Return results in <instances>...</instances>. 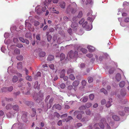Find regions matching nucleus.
<instances>
[{
  "mask_svg": "<svg viewBox=\"0 0 129 129\" xmlns=\"http://www.w3.org/2000/svg\"><path fill=\"white\" fill-rule=\"evenodd\" d=\"M92 12L91 10H90V12H88L87 15V16L88 17L87 18V20L89 21L92 22L94 19L95 18V17L94 16L92 15Z\"/></svg>",
  "mask_w": 129,
  "mask_h": 129,
  "instance_id": "1",
  "label": "nucleus"
},
{
  "mask_svg": "<svg viewBox=\"0 0 129 129\" xmlns=\"http://www.w3.org/2000/svg\"><path fill=\"white\" fill-rule=\"evenodd\" d=\"M6 40H5V42L6 44H8L7 47L9 50L13 49L15 48V45L12 44V42H10V40H9L6 42Z\"/></svg>",
  "mask_w": 129,
  "mask_h": 129,
  "instance_id": "2",
  "label": "nucleus"
},
{
  "mask_svg": "<svg viewBox=\"0 0 129 129\" xmlns=\"http://www.w3.org/2000/svg\"><path fill=\"white\" fill-rule=\"evenodd\" d=\"M28 21V20H27L25 21V27L27 28L31 31H34V28L31 27V24Z\"/></svg>",
  "mask_w": 129,
  "mask_h": 129,
  "instance_id": "3",
  "label": "nucleus"
},
{
  "mask_svg": "<svg viewBox=\"0 0 129 129\" xmlns=\"http://www.w3.org/2000/svg\"><path fill=\"white\" fill-rule=\"evenodd\" d=\"M72 6V7L71 9L70 10L71 11V12L74 13L76 11V10L75 9L77 8V6L76 4L75 3H73L71 5H69L68 7V8H70V7Z\"/></svg>",
  "mask_w": 129,
  "mask_h": 129,
  "instance_id": "4",
  "label": "nucleus"
},
{
  "mask_svg": "<svg viewBox=\"0 0 129 129\" xmlns=\"http://www.w3.org/2000/svg\"><path fill=\"white\" fill-rule=\"evenodd\" d=\"M78 55L77 51H75L74 53L72 51H71L68 53V55L71 58L76 57Z\"/></svg>",
  "mask_w": 129,
  "mask_h": 129,
  "instance_id": "5",
  "label": "nucleus"
},
{
  "mask_svg": "<svg viewBox=\"0 0 129 129\" xmlns=\"http://www.w3.org/2000/svg\"><path fill=\"white\" fill-rule=\"evenodd\" d=\"M87 22L85 21L82 25V27L85 28V29L87 30H91L92 28V26L90 27L89 25L87 24Z\"/></svg>",
  "mask_w": 129,
  "mask_h": 129,
  "instance_id": "6",
  "label": "nucleus"
},
{
  "mask_svg": "<svg viewBox=\"0 0 129 129\" xmlns=\"http://www.w3.org/2000/svg\"><path fill=\"white\" fill-rule=\"evenodd\" d=\"M53 39L54 41L56 42L58 44H60L62 42V41L60 38H59L57 39V37L56 36H54L53 37Z\"/></svg>",
  "mask_w": 129,
  "mask_h": 129,
  "instance_id": "7",
  "label": "nucleus"
},
{
  "mask_svg": "<svg viewBox=\"0 0 129 129\" xmlns=\"http://www.w3.org/2000/svg\"><path fill=\"white\" fill-rule=\"evenodd\" d=\"M77 114L78 115L77 116V118L79 120L81 119L82 117V115L81 114H79V112L78 111H75L74 113V115H76Z\"/></svg>",
  "mask_w": 129,
  "mask_h": 129,
  "instance_id": "8",
  "label": "nucleus"
},
{
  "mask_svg": "<svg viewBox=\"0 0 129 129\" xmlns=\"http://www.w3.org/2000/svg\"><path fill=\"white\" fill-rule=\"evenodd\" d=\"M105 122L104 119H102L101 120V122L99 124V126L101 128H103L104 127V125L103 122L105 123Z\"/></svg>",
  "mask_w": 129,
  "mask_h": 129,
  "instance_id": "9",
  "label": "nucleus"
},
{
  "mask_svg": "<svg viewBox=\"0 0 129 129\" xmlns=\"http://www.w3.org/2000/svg\"><path fill=\"white\" fill-rule=\"evenodd\" d=\"M65 70L63 69L59 71V73L60 74V77L61 78H62L65 75Z\"/></svg>",
  "mask_w": 129,
  "mask_h": 129,
  "instance_id": "10",
  "label": "nucleus"
},
{
  "mask_svg": "<svg viewBox=\"0 0 129 129\" xmlns=\"http://www.w3.org/2000/svg\"><path fill=\"white\" fill-rule=\"evenodd\" d=\"M112 102V99L111 98L109 99V101H108L106 104V106L107 107H109L112 105L111 103Z\"/></svg>",
  "mask_w": 129,
  "mask_h": 129,
  "instance_id": "11",
  "label": "nucleus"
},
{
  "mask_svg": "<svg viewBox=\"0 0 129 129\" xmlns=\"http://www.w3.org/2000/svg\"><path fill=\"white\" fill-rule=\"evenodd\" d=\"M87 48L88 49V51L89 52H92L94 51V47L88 45L87 46Z\"/></svg>",
  "mask_w": 129,
  "mask_h": 129,
  "instance_id": "12",
  "label": "nucleus"
},
{
  "mask_svg": "<svg viewBox=\"0 0 129 129\" xmlns=\"http://www.w3.org/2000/svg\"><path fill=\"white\" fill-rule=\"evenodd\" d=\"M120 96L118 95V97H123L126 95V92L124 90H121L120 92Z\"/></svg>",
  "mask_w": 129,
  "mask_h": 129,
  "instance_id": "13",
  "label": "nucleus"
},
{
  "mask_svg": "<svg viewBox=\"0 0 129 129\" xmlns=\"http://www.w3.org/2000/svg\"><path fill=\"white\" fill-rule=\"evenodd\" d=\"M115 78L117 81H119L121 78L120 74L119 73L117 74L115 77Z\"/></svg>",
  "mask_w": 129,
  "mask_h": 129,
  "instance_id": "14",
  "label": "nucleus"
},
{
  "mask_svg": "<svg viewBox=\"0 0 129 129\" xmlns=\"http://www.w3.org/2000/svg\"><path fill=\"white\" fill-rule=\"evenodd\" d=\"M39 6H37L36 7L35 10L38 14H39L42 12V11L39 8Z\"/></svg>",
  "mask_w": 129,
  "mask_h": 129,
  "instance_id": "15",
  "label": "nucleus"
},
{
  "mask_svg": "<svg viewBox=\"0 0 129 129\" xmlns=\"http://www.w3.org/2000/svg\"><path fill=\"white\" fill-rule=\"evenodd\" d=\"M86 113L87 115H90L91 116H92L93 115V113H91V111L89 109L86 110Z\"/></svg>",
  "mask_w": 129,
  "mask_h": 129,
  "instance_id": "16",
  "label": "nucleus"
},
{
  "mask_svg": "<svg viewBox=\"0 0 129 129\" xmlns=\"http://www.w3.org/2000/svg\"><path fill=\"white\" fill-rule=\"evenodd\" d=\"M87 100L88 98L87 97L85 96L83 97L80 100V101L81 102H83L85 103L87 101Z\"/></svg>",
  "mask_w": 129,
  "mask_h": 129,
  "instance_id": "17",
  "label": "nucleus"
},
{
  "mask_svg": "<svg viewBox=\"0 0 129 129\" xmlns=\"http://www.w3.org/2000/svg\"><path fill=\"white\" fill-rule=\"evenodd\" d=\"M12 108L14 110L17 111H19V107L17 105H15L13 106Z\"/></svg>",
  "mask_w": 129,
  "mask_h": 129,
  "instance_id": "18",
  "label": "nucleus"
},
{
  "mask_svg": "<svg viewBox=\"0 0 129 129\" xmlns=\"http://www.w3.org/2000/svg\"><path fill=\"white\" fill-rule=\"evenodd\" d=\"M18 80V78L16 76H13L12 79V81L13 82L15 83Z\"/></svg>",
  "mask_w": 129,
  "mask_h": 129,
  "instance_id": "19",
  "label": "nucleus"
},
{
  "mask_svg": "<svg viewBox=\"0 0 129 129\" xmlns=\"http://www.w3.org/2000/svg\"><path fill=\"white\" fill-rule=\"evenodd\" d=\"M27 117V113L26 112H24L22 116V118L23 120H25Z\"/></svg>",
  "mask_w": 129,
  "mask_h": 129,
  "instance_id": "20",
  "label": "nucleus"
},
{
  "mask_svg": "<svg viewBox=\"0 0 129 129\" xmlns=\"http://www.w3.org/2000/svg\"><path fill=\"white\" fill-rule=\"evenodd\" d=\"M78 26V24L76 22H72L71 25V27L72 28H75Z\"/></svg>",
  "mask_w": 129,
  "mask_h": 129,
  "instance_id": "21",
  "label": "nucleus"
},
{
  "mask_svg": "<svg viewBox=\"0 0 129 129\" xmlns=\"http://www.w3.org/2000/svg\"><path fill=\"white\" fill-rule=\"evenodd\" d=\"M60 6L62 8H64L66 6L65 3L64 2H61L60 3Z\"/></svg>",
  "mask_w": 129,
  "mask_h": 129,
  "instance_id": "22",
  "label": "nucleus"
},
{
  "mask_svg": "<svg viewBox=\"0 0 129 129\" xmlns=\"http://www.w3.org/2000/svg\"><path fill=\"white\" fill-rule=\"evenodd\" d=\"M54 58V57L52 55H49L47 58L48 60L51 61L53 60Z\"/></svg>",
  "mask_w": 129,
  "mask_h": 129,
  "instance_id": "23",
  "label": "nucleus"
},
{
  "mask_svg": "<svg viewBox=\"0 0 129 129\" xmlns=\"http://www.w3.org/2000/svg\"><path fill=\"white\" fill-rule=\"evenodd\" d=\"M22 63L21 62H19L17 63V67L18 69H21L22 68Z\"/></svg>",
  "mask_w": 129,
  "mask_h": 129,
  "instance_id": "24",
  "label": "nucleus"
},
{
  "mask_svg": "<svg viewBox=\"0 0 129 129\" xmlns=\"http://www.w3.org/2000/svg\"><path fill=\"white\" fill-rule=\"evenodd\" d=\"M79 82L78 81H74L73 83V86L75 87L77 86L79 84Z\"/></svg>",
  "mask_w": 129,
  "mask_h": 129,
  "instance_id": "25",
  "label": "nucleus"
},
{
  "mask_svg": "<svg viewBox=\"0 0 129 129\" xmlns=\"http://www.w3.org/2000/svg\"><path fill=\"white\" fill-rule=\"evenodd\" d=\"M112 118L114 120L116 121H118L119 119V117L116 115L113 116Z\"/></svg>",
  "mask_w": 129,
  "mask_h": 129,
  "instance_id": "26",
  "label": "nucleus"
},
{
  "mask_svg": "<svg viewBox=\"0 0 129 129\" xmlns=\"http://www.w3.org/2000/svg\"><path fill=\"white\" fill-rule=\"evenodd\" d=\"M14 53L16 54H19L20 53V50L18 49H15L14 51Z\"/></svg>",
  "mask_w": 129,
  "mask_h": 129,
  "instance_id": "27",
  "label": "nucleus"
},
{
  "mask_svg": "<svg viewBox=\"0 0 129 129\" xmlns=\"http://www.w3.org/2000/svg\"><path fill=\"white\" fill-rule=\"evenodd\" d=\"M51 9L53 12L56 14H58L59 13V12L58 11H57L55 9V8H51Z\"/></svg>",
  "mask_w": 129,
  "mask_h": 129,
  "instance_id": "28",
  "label": "nucleus"
},
{
  "mask_svg": "<svg viewBox=\"0 0 129 129\" xmlns=\"http://www.w3.org/2000/svg\"><path fill=\"white\" fill-rule=\"evenodd\" d=\"M45 55V53L44 52H41L39 54L40 57H43Z\"/></svg>",
  "mask_w": 129,
  "mask_h": 129,
  "instance_id": "29",
  "label": "nucleus"
},
{
  "mask_svg": "<svg viewBox=\"0 0 129 129\" xmlns=\"http://www.w3.org/2000/svg\"><path fill=\"white\" fill-rule=\"evenodd\" d=\"M4 89L7 90L9 91H11L13 90V87L12 86H11L9 87H7V88H5Z\"/></svg>",
  "mask_w": 129,
  "mask_h": 129,
  "instance_id": "30",
  "label": "nucleus"
},
{
  "mask_svg": "<svg viewBox=\"0 0 129 129\" xmlns=\"http://www.w3.org/2000/svg\"><path fill=\"white\" fill-rule=\"evenodd\" d=\"M7 117L8 118H12L13 116V114L11 113L10 112L8 113L7 114Z\"/></svg>",
  "mask_w": 129,
  "mask_h": 129,
  "instance_id": "31",
  "label": "nucleus"
},
{
  "mask_svg": "<svg viewBox=\"0 0 129 129\" xmlns=\"http://www.w3.org/2000/svg\"><path fill=\"white\" fill-rule=\"evenodd\" d=\"M60 60H62L65 58V56L63 53H61L60 55Z\"/></svg>",
  "mask_w": 129,
  "mask_h": 129,
  "instance_id": "32",
  "label": "nucleus"
},
{
  "mask_svg": "<svg viewBox=\"0 0 129 129\" xmlns=\"http://www.w3.org/2000/svg\"><path fill=\"white\" fill-rule=\"evenodd\" d=\"M25 37L27 38H31V34L30 33H27L25 35Z\"/></svg>",
  "mask_w": 129,
  "mask_h": 129,
  "instance_id": "33",
  "label": "nucleus"
},
{
  "mask_svg": "<svg viewBox=\"0 0 129 129\" xmlns=\"http://www.w3.org/2000/svg\"><path fill=\"white\" fill-rule=\"evenodd\" d=\"M125 83L124 81H121L119 84V86L121 87H122L124 86Z\"/></svg>",
  "mask_w": 129,
  "mask_h": 129,
  "instance_id": "34",
  "label": "nucleus"
},
{
  "mask_svg": "<svg viewBox=\"0 0 129 129\" xmlns=\"http://www.w3.org/2000/svg\"><path fill=\"white\" fill-rule=\"evenodd\" d=\"M86 109V107L84 105H82L79 108V109L80 110H84Z\"/></svg>",
  "mask_w": 129,
  "mask_h": 129,
  "instance_id": "35",
  "label": "nucleus"
},
{
  "mask_svg": "<svg viewBox=\"0 0 129 129\" xmlns=\"http://www.w3.org/2000/svg\"><path fill=\"white\" fill-rule=\"evenodd\" d=\"M69 78L72 80H74L75 79V78L73 74H71L69 76Z\"/></svg>",
  "mask_w": 129,
  "mask_h": 129,
  "instance_id": "36",
  "label": "nucleus"
},
{
  "mask_svg": "<svg viewBox=\"0 0 129 129\" xmlns=\"http://www.w3.org/2000/svg\"><path fill=\"white\" fill-rule=\"evenodd\" d=\"M55 108L56 109L58 110H60L61 108V106L59 104H57L55 106Z\"/></svg>",
  "mask_w": 129,
  "mask_h": 129,
  "instance_id": "37",
  "label": "nucleus"
},
{
  "mask_svg": "<svg viewBox=\"0 0 129 129\" xmlns=\"http://www.w3.org/2000/svg\"><path fill=\"white\" fill-rule=\"evenodd\" d=\"M82 11H80L78 14L77 17L78 18H80L82 17Z\"/></svg>",
  "mask_w": 129,
  "mask_h": 129,
  "instance_id": "38",
  "label": "nucleus"
},
{
  "mask_svg": "<svg viewBox=\"0 0 129 129\" xmlns=\"http://www.w3.org/2000/svg\"><path fill=\"white\" fill-rule=\"evenodd\" d=\"M26 79L29 81H31L32 80V78L31 76H28L26 77Z\"/></svg>",
  "mask_w": 129,
  "mask_h": 129,
  "instance_id": "39",
  "label": "nucleus"
},
{
  "mask_svg": "<svg viewBox=\"0 0 129 129\" xmlns=\"http://www.w3.org/2000/svg\"><path fill=\"white\" fill-rule=\"evenodd\" d=\"M49 66L50 69L51 70H53L54 69V65L53 64H50Z\"/></svg>",
  "mask_w": 129,
  "mask_h": 129,
  "instance_id": "40",
  "label": "nucleus"
},
{
  "mask_svg": "<svg viewBox=\"0 0 129 129\" xmlns=\"http://www.w3.org/2000/svg\"><path fill=\"white\" fill-rule=\"evenodd\" d=\"M101 92H103L104 94H106L107 93V91L104 88H103L101 89Z\"/></svg>",
  "mask_w": 129,
  "mask_h": 129,
  "instance_id": "41",
  "label": "nucleus"
},
{
  "mask_svg": "<svg viewBox=\"0 0 129 129\" xmlns=\"http://www.w3.org/2000/svg\"><path fill=\"white\" fill-rule=\"evenodd\" d=\"M92 105L90 103H86V107L87 108H89Z\"/></svg>",
  "mask_w": 129,
  "mask_h": 129,
  "instance_id": "42",
  "label": "nucleus"
},
{
  "mask_svg": "<svg viewBox=\"0 0 129 129\" xmlns=\"http://www.w3.org/2000/svg\"><path fill=\"white\" fill-rule=\"evenodd\" d=\"M80 50L83 53H86L87 52V50L84 48H81Z\"/></svg>",
  "mask_w": 129,
  "mask_h": 129,
  "instance_id": "43",
  "label": "nucleus"
},
{
  "mask_svg": "<svg viewBox=\"0 0 129 129\" xmlns=\"http://www.w3.org/2000/svg\"><path fill=\"white\" fill-rule=\"evenodd\" d=\"M18 41V40L17 38H14L13 39V42L14 43H17Z\"/></svg>",
  "mask_w": 129,
  "mask_h": 129,
  "instance_id": "44",
  "label": "nucleus"
},
{
  "mask_svg": "<svg viewBox=\"0 0 129 129\" xmlns=\"http://www.w3.org/2000/svg\"><path fill=\"white\" fill-rule=\"evenodd\" d=\"M32 110L33 112V114L31 115L32 117H34L36 114V110L34 108L32 109Z\"/></svg>",
  "mask_w": 129,
  "mask_h": 129,
  "instance_id": "45",
  "label": "nucleus"
},
{
  "mask_svg": "<svg viewBox=\"0 0 129 129\" xmlns=\"http://www.w3.org/2000/svg\"><path fill=\"white\" fill-rule=\"evenodd\" d=\"M88 81L89 83H91L93 81V79L91 77H89L88 78Z\"/></svg>",
  "mask_w": 129,
  "mask_h": 129,
  "instance_id": "46",
  "label": "nucleus"
},
{
  "mask_svg": "<svg viewBox=\"0 0 129 129\" xmlns=\"http://www.w3.org/2000/svg\"><path fill=\"white\" fill-rule=\"evenodd\" d=\"M73 72V70L72 69L70 68L67 71V73L69 74L70 73H72Z\"/></svg>",
  "mask_w": 129,
  "mask_h": 129,
  "instance_id": "47",
  "label": "nucleus"
},
{
  "mask_svg": "<svg viewBox=\"0 0 129 129\" xmlns=\"http://www.w3.org/2000/svg\"><path fill=\"white\" fill-rule=\"evenodd\" d=\"M54 116L57 117V118H59L60 116V115H59V113L57 112H55L54 113Z\"/></svg>",
  "mask_w": 129,
  "mask_h": 129,
  "instance_id": "48",
  "label": "nucleus"
},
{
  "mask_svg": "<svg viewBox=\"0 0 129 129\" xmlns=\"http://www.w3.org/2000/svg\"><path fill=\"white\" fill-rule=\"evenodd\" d=\"M11 107V104H9L7 105L6 106V109L8 110L10 109Z\"/></svg>",
  "mask_w": 129,
  "mask_h": 129,
  "instance_id": "49",
  "label": "nucleus"
},
{
  "mask_svg": "<svg viewBox=\"0 0 129 129\" xmlns=\"http://www.w3.org/2000/svg\"><path fill=\"white\" fill-rule=\"evenodd\" d=\"M16 58L17 60H22V56H17L16 57Z\"/></svg>",
  "mask_w": 129,
  "mask_h": 129,
  "instance_id": "50",
  "label": "nucleus"
},
{
  "mask_svg": "<svg viewBox=\"0 0 129 129\" xmlns=\"http://www.w3.org/2000/svg\"><path fill=\"white\" fill-rule=\"evenodd\" d=\"M47 39L48 41H50L52 38L51 36L50 35H48L47 36Z\"/></svg>",
  "mask_w": 129,
  "mask_h": 129,
  "instance_id": "51",
  "label": "nucleus"
},
{
  "mask_svg": "<svg viewBox=\"0 0 129 129\" xmlns=\"http://www.w3.org/2000/svg\"><path fill=\"white\" fill-rule=\"evenodd\" d=\"M86 84V82L84 80H83L82 82V85L85 86Z\"/></svg>",
  "mask_w": 129,
  "mask_h": 129,
  "instance_id": "52",
  "label": "nucleus"
},
{
  "mask_svg": "<svg viewBox=\"0 0 129 129\" xmlns=\"http://www.w3.org/2000/svg\"><path fill=\"white\" fill-rule=\"evenodd\" d=\"M60 87L62 88H64L65 87V84L64 83H62L60 85Z\"/></svg>",
  "mask_w": 129,
  "mask_h": 129,
  "instance_id": "53",
  "label": "nucleus"
},
{
  "mask_svg": "<svg viewBox=\"0 0 129 129\" xmlns=\"http://www.w3.org/2000/svg\"><path fill=\"white\" fill-rule=\"evenodd\" d=\"M89 98L91 100H92L94 97V95L92 94H90L89 95Z\"/></svg>",
  "mask_w": 129,
  "mask_h": 129,
  "instance_id": "54",
  "label": "nucleus"
},
{
  "mask_svg": "<svg viewBox=\"0 0 129 129\" xmlns=\"http://www.w3.org/2000/svg\"><path fill=\"white\" fill-rule=\"evenodd\" d=\"M1 50L4 53H5L6 51L5 47H2Z\"/></svg>",
  "mask_w": 129,
  "mask_h": 129,
  "instance_id": "55",
  "label": "nucleus"
},
{
  "mask_svg": "<svg viewBox=\"0 0 129 129\" xmlns=\"http://www.w3.org/2000/svg\"><path fill=\"white\" fill-rule=\"evenodd\" d=\"M19 39L20 41H21L22 42L24 43L25 42V41H24L25 40H24V38H23L19 37Z\"/></svg>",
  "mask_w": 129,
  "mask_h": 129,
  "instance_id": "56",
  "label": "nucleus"
},
{
  "mask_svg": "<svg viewBox=\"0 0 129 129\" xmlns=\"http://www.w3.org/2000/svg\"><path fill=\"white\" fill-rule=\"evenodd\" d=\"M85 1H84V0H82L81 2V3L86 5H87V2L86 0Z\"/></svg>",
  "mask_w": 129,
  "mask_h": 129,
  "instance_id": "57",
  "label": "nucleus"
},
{
  "mask_svg": "<svg viewBox=\"0 0 129 129\" xmlns=\"http://www.w3.org/2000/svg\"><path fill=\"white\" fill-rule=\"evenodd\" d=\"M114 72V68H111L109 70V73L110 74H112Z\"/></svg>",
  "mask_w": 129,
  "mask_h": 129,
  "instance_id": "58",
  "label": "nucleus"
},
{
  "mask_svg": "<svg viewBox=\"0 0 129 129\" xmlns=\"http://www.w3.org/2000/svg\"><path fill=\"white\" fill-rule=\"evenodd\" d=\"M125 111V112H128L129 111V108L125 107L124 108Z\"/></svg>",
  "mask_w": 129,
  "mask_h": 129,
  "instance_id": "59",
  "label": "nucleus"
},
{
  "mask_svg": "<svg viewBox=\"0 0 129 129\" xmlns=\"http://www.w3.org/2000/svg\"><path fill=\"white\" fill-rule=\"evenodd\" d=\"M119 114L120 115L122 116L124 115L125 114V113L124 111L122 112L121 111H120L119 112Z\"/></svg>",
  "mask_w": 129,
  "mask_h": 129,
  "instance_id": "60",
  "label": "nucleus"
},
{
  "mask_svg": "<svg viewBox=\"0 0 129 129\" xmlns=\"http://www.w3.org/2000/svg\"><path fill=\"white\" fill-rule=\"evenodd\" d=\"M86 56L89 58H91L93 56L92 54L91 53H89L87 54Z\"/></svg>",
  "mask_w": 129,
  "mask_h": 129,
  "instance_id": "61",
  "label": "nucleus"
},
{
  "mask_svg": "<svg viewBox=\"0 0 129 129\" xmlns=\"http://www.w3.org/2000/svg\"><path fill=\"white\" fill-rule=\"evenodd\" d=\"M39 24V23L38 21H35L34 22V25L35 26H36L38 25Z\"/></svg>",
  "mask_w": 129,
  "mask_h": 129,
  "instance_id": "62",
  "label": "nucleus"
},
{
  "mask_svg": "<svg viewBox=\"0 0 129 129\" xmlns=\"http://www.w3.org/2000/svg\"><path fill=\"white\" fill-rule=\"evenodd\" d=\"M124 21L126 22H129V17H126L125 18Z\"/></svg>",
  "mask_w": 129,
  "mask_h": 129,
  "instance_id": "63",
  "label": "nucleus"
},
{
  "mask_svg": "<svg viewBox=\"0 0 129 129\" xmlns=\"http://www.w3.org/2000/svg\"><path fill=\"white\" fill-rule=\"evenodd\" d=\"M84 21V19H82L79 22V23L80 24H82Z\"/></svg>",
  "mask_w": 129,
  "mask_h": 129,
  "instance_id": "64",
  "label": "nucleus"
}]
</instances>
